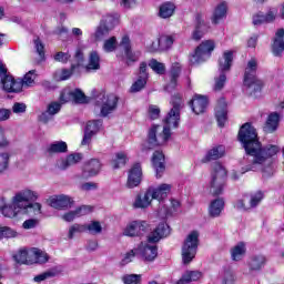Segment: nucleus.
<instances>
[{
  "label": "nucleus",
  "mask_w": 284,
  "mask_h": 284,
  "mask_svg": "<svg viewBox=\"0 0 284 284\" xmlns=\"http://www.w3.org/2000/svg\"><path fill=\"white\" fill-rule=\"evenodd\" d=\"M152 165L155 170L156 179H161L165 172V155L161 151H155L152 156Z\"/></svg>",
  "instance_id": "a878e982"
},
{
  "label": "nucleus",
  "mask_w": 284,
  "mask_h": 284,
  "mask_svg": "<svg viewBox=\"0 0 284 284\" xmlns=\"http://www.w3.org/2000/svg\"><path fill=\"white\" fill-rule=\"evenodd\" d=\"M203 278V273L199 271H187L175 284H192L196 283V281H201Z\"/></svg>",
  "instance_id": "72a5a7b5"
},
{
  "label": "nucleus",
  "mask_w": 284,
  "mask_h": 284,
  "mask_svg": "<svg viewBox=\"0 0 284 284\" xmlns=\"http://www.w3.org/2000/svg\"><path fill=\"white\" fill-rule=\"evenodd\" d=\"M278 121H280L278 113H271L264 126L265 132H268L271 134L272 132H276V130H278Z\"/></svg>",
  "instance_id": "ea45409f"
},
{
  "label": "nucleus",
  "mask_w": 284,
  "mask_h": 284,
  "mask_svg": "<svg viewBox=\"0 0 284 284\" xmlns=\"http://www.w3.org/2000/svg\"><path fill=\"white\" fill-rule=\"evenodd\" d=\"M149 192L151 193L153 200L159 201L160 214H164L165 216H168V214H172V211L165 206V199H168V195L170 192H172V184L162 183L158 186H150Z\"/></svg>",
  "instance_id": "6e6552de"
},
{
  "label": "nucleus",
  "mask_w": 284,
  "mask_h": 284,
  "mask_svg": "<svg viewBox=\"0 0 284 284\" xmlns=\"http://www.w3.org/2000/svg\"><path fill=\"white\" fill-rule=\"evenodd\" d=\"M30 196L29 192L19 191L14 194L11 200V203L6 202V197L0 200V212L7 219H14L19 216V214H23V210H26V201Z\"/></svg>",
  "instance_id": "7ed1b4c3"
},
{
  "label": "nucleus",
  "mask_w": 284,
  "mask_h": 284,
  "mask_svg": "<svg viewBox=\"0 0 284 284\" xmlns=\"http://www.w3.org/2000/svg\"><path fill=\"white\" fill-rule=\"evenodd\" d=\"M73 212H75L77 219H81V216H88V214L92 212V206L81 205L77 207Z\"/></svg>",
  "instance_id": "bf43d9fd"
},
{
  "label": "nucleus",
  "mask_w": 284,
  "mask_h": 284,
  "mask_svg": "<svg viewBox=\"0 0 284 284\" xmlns=\"http://www.w3.org/2000/svg\"><path fill=\"white\" fill-rule=\"evenodd\" d=\"M170 236V225L168 223L162 222L160 223L153 232L150 233L148 240L150 243H159L161 239H165Z\"/></svg>",
  "instance_id": "412c9836"
},
{
  "label": "nucleus",
  "mask_w": 284,
  "mask_h": 284,
  "mask_svg": "<svg viewBox=\"0 0 284 284\" xmlns=\"http://www.w3.org/2000/svg\"><path fill=\"white\" fill-rule=\"evenodd\" d=\"M111 31V29H109L106 26L100 22L94 33L95 41H103V39H105V37H108V34H110Z\"/></svg>",
  "instance_id": "a18cd8bd"
},
{
  "label": "nucleus",
  "mask_w": 284,
  "mask_h": 284,
  "mask_svg": "<svg viewBox=\"0 0 284 284\" xmlns=\"http://www.w3.org/2000/svg\"><path fill=\"white\" fill-rule=\"evenodd\" d=\"M103 128V121L101 120H91L87 122L84 129V136L82 139L81 145H90L92 143V138L97 136Z\"/></svg>",
  "instance_id": "4468645a"
},
{
  "label": "nucleus",
  "mask_w": 284,
  "mask_h": 284,
  "mask_svg": "<svg viewBox=\"0 0 284 284\" xmlns=\"http://www.w3.org/2000/svg\"><path fill=\"white\" fill-rule=\"evenodd\" d=\"M101 168H103V164H101V161L98 159L89 160L84 163L82 169V179H91V176H97V174L101 172Z\"/></svg>",
  "instance_id": "a211bd4d"
},
{
  "label": "nucleus",
  "mask_w": 284,
  "mask_h": 284,
  "mask_svg": "<svg viewBox=\"0 0 284 284\" xmlns=\"http://www.w3.org/2000/svg\"><path fill=\"white\" fill-rule=\"evenodd\" d=\"M34 49L37 50L40 59H43L45 57V45L41 41V39L37 38L33 40Z\"/></svg>",
  "instance_id": "0e129e2a"
},
{
  "label": "nucleus",
  "mask_w": 284,
  "mask_h": 284,
  "mask_svg": "<svg viewBox=\"0 0 284 284\" xmlns=\"http://www.w3.org/2000/svg\"><path fill=\"white\" fill-rule=\"evenodd\" d=\"M227 181V169L221 163H215L211 172V181L209 184L210 194L213 196H220L225 190V183Z\"/></svg>",
  "instance_id": "20e7f679"
},
{
  "label": "nucleus",
  "mask_w": 284,
  "mask_h": 284,
  "mask_svg": "<svg viewBox=\"0 0 284 284\" xmlns=\"http://www.w3.org/2000/svg\"><path fill=\"white\" fill-rule=\"evenodd\" d=\"M175 10L176 4L173 2H164L160 6L158 16L160 19H170V17H173Z\"/></svg>",
  "instance_id": "e433bc0d"
},
{
  "label": "nucleus",
  "mask_w": 284,
  "mask_h": 284,
  "mask_svg": "<svg viewBox=\"0 0 284 284\" xmlns=\"http://www.w3.org/2000/svg\"><path fill=\"white\" fill-rule=\"evenodd\" d=\"M278 14V9L271 8L266 14L263 12H258L257 14L253 16V24L254 26H262V23H272L276 16Z\"/></svg>",
  "instance_id": "b1692460"
},
{
  "label": "nucleus",
  "mask_w": 284,
  "mask_h": 284,
  "mask_svg": "<svg viewBox=\"0 0 284 284\" xmlns=\"http://www.w3.org/2000/svg\"><path fill=\"white\" fill-rule=\"evenodd\" d=\"M60 111H61V103H59V102H51L47 106V112H49V114H51L53 116H54V114H59Z\"/></svg>",
  "instance_id": "774afa93"
},
{
  "label": "nucleus",
  "mask_w": 284,
  "mask_h": 284,
  "mask_svg": "<svg viewBox=\"0 0 284 284\" xmlns=\"http://www.w3.org/2000/svg\"><path fill=\"white\" fill-rule=\"evenodd\" d=\"M234 207L236 210H240L241 212H247L248 210H253L252 204L250 202V196L244 195L242 199L237 200L234 204Z\"/></svg>",
  "instance_id": "37998d69"
},
{
  "label": "nucleus",
  "mask_w": 284,
  "mask_h": 284,
  "mask_svg": "<svg viewBox=\"0 0 284 284\" xmlns=\"http://www.w3.org/2000/svg\"><path fill=\"white\" fill-rule=\"evenodd\" d=\"M84 225H85V231L89 232V234L97 235L103 232V226L99 221H92L91 223L84 224Z\"/></svg>",
  "instance_id": "8fccbe9b"
},
{
  "label": "nucleus",
  "mask_w": 284,
  "mask_h": 284,
  "mask_svg": "<svg viewBox=\"0 0 284 284\" xmlns=\"http://www.w3.org/2000/svg\"><path fill=\"white\" fill-rule=\"evenodd\" d=\"M83 159L81 153L69 154L67 158H63L58 161V168L60 170H68V168H72V165H77Z\"/></svg>",
  "instance_id": "c756f323"
},
{
  "label": "nucleus",
  "mask_w": 284,
  "mask_h": 284,
  "mask_svg": "<svg viewBox=\"0 0 284 284\" xmlns=\"http://www.w3.org/2000/svg\"><path fill=\"white\" fill-rule=\"evenodd\" d=\"M70 97L75 103H85V94L79 89L71 91Z\"/></svg>",
  "instance_id": "052dcab7"
},
{
  "label": "nucleus",
  "mask_w": 284,
  "mask_h": 284,
  "mask_svg": "<svg viewBox=\"0 0 284 284\" xmlns=\"http://www.w3.org/2000/svg\"><path fill=\"white\" fill-rule=\"evenodd\" d=\"M191 108L194 114H203L207 108V97L195 94L191 101Z\"/></svg>",
  "instance_id": "c85d7f7f"
},
{
  "label": "nucleus",
  "mask_w": 284,
  "mask_h": 284,
  "mask_svg": "<svg viewBox=\"0 0 284 284\" xmlns=\"http://www.w3.org/2000/svg\"><path fill=\"white\" fill-rule=\"evenodd\" d=\"M232 61H234V51H225L219 61L220 74L215 77V92H220V90L225 88V82L227 81V75L225 72H230V69L232 68Z\"/></svg>",
  "instance_id": "0eeeda50"
},
{
  "label": "nucleus",
  "mask_w": 284,
  "mask_h": 284,
  "mask_svg": "<svg viewBox=\"0 0 284 284\" xmlns=\"http://www.w3.org/2000/svg\"><path fill=\"white\" fill-rule=\"evenodd\" d=\"M104 52H114L116 50V38L111 37L110 39L105 40L103 43Z\"/></svg>",
  "instance_id": "4d7b16f0"
},
{
  "label": "nucleus",
  "mask_w": 284,
  "mask_h": 284,
  "mask_svg": "<svg viewBox=\"0 0 284 284\" xmlns=\"http://www.w3.org/2000/svg\"><path fill=\"white\" fill-rule=\"evenodd\" d=\"M274 57H281L284 52V29H278L272 45Z\"/></svg>",
  "instance_id": "7c9ffc66"
},
{
  "label": "nucleus",
  "mask_w": 284,
  "mask_h": 284,
  "mask_svg": "<svg viewBox=\"0 0 284 284\" xmlns=\"http://www.w3.org/2000/svg\"><path fill=\"white\" fill-rule=\"evenodd\" d=\"M17 231L10 226H0V239H16Z\"/></svg>",
  "instance_id": "6e6d98bb"
},
{
  "label": "nucleus",
  "mask_w": 284,
  "mask_h": 284,
  "mask_svg": "<svg viewBox=\"0 0 284 284\" xmlns=\"http://www.w3.org/2000/svg\"><path fill=\"white\" fill-rule=\"evenodd\" d=\"M149 67L151 68V70H153V72H155L156 74H165V64L162 62H159L154 59H152L149 62Z\"/></svg>",
  "instance_id": "603ef678"
},
{
  "label": "nucleus",
  "mask_w": 284,
  "mask_h": 284,
  "mask_svg": "<svg viewBox=\"0 0 284 284\" xmlns=\"http://www.w3.org/2000/svg\"><path fill=\"white\" fill-rule=\"evenodd\" d=\"M61 272H63V268H61V266H55V267H53V268H51V270H49V271H47L42 274L37 275L33 278V281L36 283H41V282H43L48 278H54V276H59V274H61Z\"/></svg>",
  "instance_id": "4c0bfd02"
},
{
  "label": "nucleus",
  "mask_w": 284,
  "mask_h": 284,
  "mask_svg": "<svg viewBox=\"0 0 284 284\" xmlns=\"http://www.w3.org/2000/svg\"><path fill=\"white\" fill-rule=\"evenodd\" d=\"M196 250H199V233L197 231H192L182 245V263L184 265H190V262L194 261Z\"/></svg>",
  "instance_id": "1a4fd4ad"
},
{
  "label": "nucleus",
  "mask_w": 284,
  "mask_h": 284,
  "mask_svg": "<svg viewBox=\"0 0 284 284\" xmlns=\"http://www.w3.org/2000/svg\"><path fill=\"white\" fill-rule=\"evenodd\" d=\"M49 154H63L68 152V143L63 141H55L48 148Z\"/></svg>",
  "instance_id": "a19ab883"
},
{
  "label": "nucleus",
  "mask_w": 284,
  "mask_h": 284,
  "mask_svg": "<svg viewBox=\"0 0 284 284\" xmlns=\"http://www.w3.org/2000/svg\"><path fill=\"white\" fill-rule=\"evenodd\" d=\"M118 103L119 97L114 94L102 95L95 101V112L100 110V116H110L116 111Z\"/></svg>",
  "instance_id": "9b49d317"
},
{
  "label": "nucleus",
  "mask_w": 284,
  "mask_h": 284,
  "mask_svg": "<svg viewBox=\"0 0 284 284\" xmlns=\"http://www.w3.org/2000/svg\"><path fill=\"white\" fill-rule=\"evenodd\" d=\"M223 156H225V145H214L207 151L202 162L207 163L210 161H219V159H223Z\"/></svg>",
  "instance_id": "cd10ccee"
},
{
  "label": "nucleus",
  "mask_w": 284,
  "mask_h": 284,
  "mask_svg": "<svg viewBox=\"0 0 284 284\" xmlns=\"http://www.w3.org/2000/svg\"><path fill=\"white\" fill-rule=\"evenodd\" d=\"M10 168V153L1 152L0 153V174L8 172Z\"/></svg>",
  "instance_id": "09e8293b"
},
{
  "label": "nucleus",
  "mask_w": 284,
  "mask_h": 284,
  "mask_svg": "<svg viewBox=\"0 0 284 284\" xmlns=\"http://www.w3.org/2000/svg\"><path fill=\"white\" fill-rule=\"evenodd\" d=\"M216 43L214 40L203 41L195 51L190 55L189 61L191 65H199V63H205V60L212 57Z\"/></svg>",
  "instance_id": "9d476101"
},
{
  "label": "nucleus",
  "mask_w": 284,
  "mask_h": 284,
  "mask_svg": "<svg viewBox=\"0 0 284 284\" xmlns=\"http://www.w3.org/2000/svg\"><path fill=\"white\" fill-rule=\"evenodd\" d=\"M246 252H247V247L245 243L244 242L237 243L235 246L231 248L232 261H242Z\"/></svg>",
  "instance_id": "58836bf2"
},
{
  "label": "nucleus",
  "mask_w": 284,
  "mask_h": 284,
  "mask_svg": "<svg viewBox=\"0 0 284 284\" xmlns=\"http://www.w3.org/2000/svg\"><path fill=\"white\" fill-rule=\"evenodd\" d=\"M124 284H139L141 283V275L130 274L122 277Z\"/></svg>",
  "instance_id": "69168bd1"
},
{
  "label": "nucleus",
  "mask_w": 284,
  "mask_h": 284,
  "mask_svg": "<svg viewBox=\"0 0 284 284\" xmlns=\"http://www.w3.org/2000/svg\"><path fill=\"white\" fill-rule=\"evenodd\" d=\"M128 161V153L121 151L115 153V158L111 161V165L114 170H119V168H123Z\"/></svg>",
  "instance_id": "79ce46f5"
},
{
  "label": "nucleus",
  "mask_w": 284,
  "mask_h": 284,
  "mask_svg": "<svg viewBox=\"0 0 284 284\" xmlns=\"http://www.w3.org/2000/svg\"><path fill=\"white\" fill-rule=\"evenodd\" d=\"M2 88L4 92H21L23 90V84H21V81L14 80L12 75H4L1 80Z\"/></svg>",
  "instance_id": "5701e85b"
},
{
  "label": "nucleus",
  "mask_w": 284,
  "mask_h": 284,
  "mask_svg": "<svg viewBox=\"0 0 284 284\" xmlns=\"http://www.w3.org/2000/svg\"><path fill=\"white\" fill-rule=\"evenodd\" d=\"M48 204L54 210H70L74 205V200L70 195H52L48 199Z\"/></svg>",
  "instance_id": "2eb2a0df"
},
{
  "label": "nucleus",
  "mask_w": 284,
  "mask_h": 284,
  "mask_svg": "<svg viewBox=\"0 0 284 284\" xmlns=\"http://www.w3.org/2000/svg\"><path fill=\"white\" fill-rule=\"evenodd\" d=\"M258 70V60L252 58L247 61L245 71H244V85L247 88L248 94L253 92H258L263 87V82L256 77Z\"/></svg>",
  "instance_id": "423d86ee"
},
{
  "label": "nucleus",
  "mask_w": 284,
  "mask_h": 284,
  "mask_svg": "<svg viewBox=\"0 0 284 284\" xmlns=\"http://www.w3.org/2000/svg\"><path fill=\"white\" fill-rule=\"evenodd\" d=\"M224 207H225V201H223V199L219 197L213 200L209 206L210 216H212L213 219L221 216V212H223Z\"/></svg>",
  "instance_id": "c9c22d12"
},
{
  "label": "nucleus",
  "mask_w": 284,
  "mask_h": 284,
  "mask_svg": "<svg viewBox=\"0 0 284 284\" xmlns=\"http://www.w3.org/2000/svg\"><path fill=\"white\" fill-rule=\"evenodd\" d=\"M148 79L139 77V79L132 84L131 92H141L145 88Z\"/></svg>",
  "instance_id": "13d9d810"
},
{
  "label": "nucleus",
  "mask_w": 284,
  "mask_h": 284,
  "mask_svg": "<svg viewBox=\"0 0 284 284\" xmlns=\"http://www.w3.org/2000/svg\"><path fill=\"white\" fill-rule=\"evenodd\" d=\"M142 176H143V171L141 170V164L139 163L134 164L129 171L126 186L130 190L138 187V185L141 184Z\"/></svg>",
  "instance_id": "6ab92c4d"
},
{
  "label": "nucleus",
  "mask_w": 284,
  "mask_h": 284,
  "mask_svg": "<svg viewBox=\"0 0 284 284\" xmlns=\"http://www.w3.org/2000/svg\"><path fill=\"white\" fill-rule=\"evenodd\" d=\"M148 230V223L145 221L130 222L124 229V236H141L143 232Z\"/></svg>",
  "instance_id": "aec40b11"
},
{
  "label": "nucleus",
  "mask_w": 284,
  "mask_h": 284,
  "mask_svg": "<svg viewBox=\"0 0 284 284\" xmlns=\"http://www.w3.org/2000/svg\"><path fill=\"white\" fill-rule=\"evenodd\" d=\"M180 75H181V63L175 62L171 65V70L169 72L170 83L166 85V90L174 89Z\"/></svg>",
  "instance_id": "f704fd0d"
},
{
  "label": "nucleus",
  "mask_w": 284,
  "mask_h": 284,
  "mask_svg": "<svg viewBox=\"0 0 284 284\" xmlns=\"http://www.w3.org/2000/svg\"><path fill=\"white\" fill-rule=\"evenodd\" d=\"M101 23L106 28L114 30V26L119 23V17L116 14H106L102 18Z\"/></svg>",
  "instance_id": "49530a36"
},
{
  "label": "nucleus",
  "mask_w": 284,
  "mask_h": 284,
  "mask_svg": "<svg viewBox=\"0 0 284 284\" xmlns=\"http://www.w3.org/2000/svg\"><path fill=\"white\" fill-rule=\"evenodd\" d=\"M210 30V23L205 21V16L197 13L195 16V29L192 33V39L194 41H201L203 36Z\"/></svg>",
  "instance_id": "f3484780"
},
{
  "label": "nucleus",
  "mask_w": 284,
  "mask_h": 284,
  "mask_svg": "<svg viewBox=\"0 0 284 284\" xmlns=\"http://www.w3.org/2000/svg\"><path fill=\"white\" fill-rule=\"evenodd\" d=\"M265 199V193L263 191H255L248 195V201L251 203V207H258L261 205V201Z\"/></svg>",
  "instance_id": "c03bdc74"
},
{
  "label": "nucleus",
  "mask_w": 284,
  "mask_h": 284,
  "mask_svg": "<svg viewBox=\"0 0 284 284\" xmlns=\"http://www.w3.org/2000/svg\"><path fill=\"white\" fill-rule=\"evenodd\" d=\"M72 77V70L62 69L55 72V81H68Z\"/></svg>",
  "instance_id": "680f3d73"
},
{
  "label": "nucleus",
  "mask_w": 284,
  "mask_h": 284,
  "mask_svg": "<svg viewBox=\"0 0 284 284\" xmlns=\"http://www.w3.org/2000/svg\"><path fill=\"white\" fill-rule=\"evenodd\" d=\"M267 263V257L263 254H253L247 261L250 272H261Z\"/></svg>",
  "instance_id": "393cba45"
},
{
  "label": "nucleus",
  "mask_w": 284,
  "mask_h": 284,
  "mask_svg": "<svg viewBox=\"0 0 284 284\" xmlns=\"http://www.w3.org/2000/svg\"><path fill=\"white\" fill-rule=\"evenodd\" d=\"M85 231V224H73L69 227L68 239L72 240L77 234H83Z\"/></svg>",
  "instance_id": "3c124183"
},
{
  "label": "nucleus",
  "mask_w": 284,
  "mask_h": 284,
  "mask_svg": "<svg viewBox=\"0 0 284 284\" xmlns=\"http://www.w3.org/2000/svg\"><path fill=\"white\" fill-rule=\"evenodd\" d=\"M158 41L160 43V50H169V48H172V44L174 43V40L170 36H162Z\"/></svg>",
  "instance_id": "864d4df0"
},
{
  "label": "nucleus",
  "mask_w": 284,
  "mask_h": 284,
  "mask_svg": "<svg viewBox=\"0 0 284 284\" xmlns=\"http://www.w3.org/2000/svg\"><path fill=\"white\" fill-rule=\"evenodd\" d=\"M225 17H227V2L222 1L215 7L212 17V23H221Z\"/></svg>",
  "instance_id": "473e14b6"
},
{
  "label": "nucleus",
  "mask_w": 284,
  "mask_h": 284,
  "mask_svg": "<svg viewBox=\"0 0 284 284\" xmlns=\"http://www.w3.org/2000/svg\"><path fill=\"white\" fill-rule=\"evenodd\" d=\"M85 70L87 72H97V70H101V55L98 51H91L89 53Z\"/></svg>",
  "instance_id": "2f4dec72"
},
{
  "label": "nucleus",
  "mask_w": 284,
  "mask_h": 284,
  "mask_svg": "<svg viewBox=\"0 0 284 284\" xmlns=\"http://www.w3.org/2000/svg\"><path fill=\"white\" fill-rule=\"evenodd\" d=\"M120 48L123 51L122 60L126 65H132L136 63L141 58V51L132 50V44L130 43V37L124 36L120 42Z\"/></svg>",
  "instance_id": "f8f14e48"
},
{
  "label": "nucleus",
  "mask_w": 284,
  "mask_h": 284,
  "mask_svg": "<svg viewBox=\"0 0 284 284\" xmlns=\"http://www.w3.org/2000/svg\"><path fill=\"white\" fill-rule=\"evenodd\" d=\"M156 242H142L138 246V253L142 256L143 261L152 263L159 256V248L156 247Z\"/></svg>",
  "instance_id": "ddd939ff"
},
{
  "label": "nucleus",
  "mask_w": 284,
  "mask_h": 284,
  "mask_svg": "<svg viewBox=\"0 0 284 284\" xmlns=\"http://www.w3.org/2000/svg\"><path fill=\"white\" fill-rule=\"evenodd\" d=\"M136 254H139L138 248H133L125 253L124 257L121 261V265H128V263H132Z\"/></svg>",
  "instance_id": "e2e57ef3"
},
{
  "label": "nucleus",
  "mask_w": 284,
  "mask_h": 284,
  "mask_svg": "<svg viewBox=\"0 0 284 284\" xmlns=\"http://www.w3.org/2000/svg\"><path fill=\"white\" fill-rule=\"evenodd\" d=\"M22 192H28L29 197L24 200V209L23 214H30V212H34V214H41V204L32 203V201H37L39 199V193L37 191H32L30 189H23Z\"/></svg>",
  "instance_id": "dca6fc26"
},
{
  "label": "nucleus",
  "mask_w": 284,
  "mask_h": 284,
  "mask_svg": "<svg viewBox=\"0 0 284 284\" xmlns=\"http://www.w3.org/2000/svg\"><path fill=\"white\" fill-rule=\"evenodd\" d=\"M152 201H154L152 197V193H150V189H148L144 193L138 194L135 196L133 207L135 210H145L150 205H152Z\"/></svg>",
  "instance_id": "bb28decb"
},
{
  "label": "nucleus",
  "mask_w": 284,
  "mask_h": 284,
  "mask_svg": "<svg viewBox=\"0 0 284 284\" xmlns=\"http://www.w3.org/2000/svg\"><path fill=\"white\" fill-rule=\"evenodd\" d=\"M171 105L172 109L164 119V126L153 125L149 130L148 143L150 149L165 145L172 136V130H176L179 123H181V110H183V98L181 94L172 97Z\"/></svg>",
  "instance_id": "f03ea898"
},
{
  "label": "nucleus",
  "mask_w": 284,
  "mask_h": 284,
  "mask_svg": "<svg viewBox=\"0 0 284 284\" xmlns=\"http://www.w3.org/2000/svg\"><path fill=\"white\" fill-rule=\"evenodd\" d=\"M34 79H37V71L36 70H31L29 71L24 78L22 79L21 85L22 88H32V85H34Z\"/></svg>",
  "instance_id": "de8ad7c7"
},
{
  "label": "nucleus",
  "mask_w": 284,
  "mask_h": 284,
  "mask_svg": "<svg viewBox=\"0 0 284 284\" xmlns=\"http://www.w3.org/2000/svg\"><path fill=\"white\" fill-rule=\"evenodd\" d=\"M239 141L246 152V158H244L246 165L242 168L241 174L262 170L264 176H271L272 164H267V166L263 169V163L271 156H276V154L281 152V148L274 144H268L265 148L261 146L258 133H256V129L250 123H245L240 129Z\"/></svg>",
  "instance_id": "f257e3e1"
},
{
  "label": "nucleus",
  "mask_w": 284,
  "mask_h": 284,
  "mask_svg": "<svg viewBox=\"0 0 284 284\" xmlns=\"http://www.w3.org/2000/svg\"><path fill=\"white\" fill-rule=\"evenodd\" d=\"M236 283V277L234 276V271L227 268L224 270L222 275V284H234Z\"/></svg>",
  "instance_id": "5fc2aeb1"
},
{
  "label": "nucleus",
  "mask_w": 284,
  "mask_h": 284,
  "mask_svg": "<svg viewBox=\"0 0 284 284\" xmlns=\"http://www.w3.org/2000/svg\"><path fill=\"white\" fill-rule=\"evenodd\" d=\"M16 262L21 265H34V263H48V253L39 248H21L16 255H13Z\"/></svg>",
  "instance_id": "39448f33"
},
{
  "label": "nucleus",
  "mask_w": 284,
  "mask_h": 284,
  "mask_svg": "<svg viewBox=\"0 0 284 284\" xmlns=\"http://www.w3.org/2000/svg\"><path fill=\"white\" fill-rule=\"evenodd\" d=\"M148 114L149 118L154 121L161 116V109L158 105L151 104L149 105Z\"/></svg>",
  "instance_id": "338daca9"
},
{
  "label": "nucleus",
  "mask_w": 284,
  "mask_h": 284,
  "mask_svg": "<svg viewBox=\"0 0 284 284\" xmlns=\"http://www.w3.org/2000/svg\"><path fill=\"white\" fill-rule=\"evenodd\" d=\"M215 116L220 128H225L227 123V102L225 99H220L215 108Z\"/></svg>",
  "instance_id": "4be33fe9"
}]
</instances>
